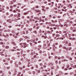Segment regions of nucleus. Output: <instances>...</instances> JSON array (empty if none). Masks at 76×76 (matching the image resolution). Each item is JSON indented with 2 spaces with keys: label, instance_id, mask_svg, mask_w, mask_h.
<instances>
[{
  "label": "nucleus",
  "instance_id": "nucleus-56",
  "mask_svg": "<svg viewBox=\"0 0 76 76\" xmlns=\"http://www.w3.org/2000/svg\"><path fill=\"white\" fill-rule=\"evenodd\" d=\"M52 35H53V36L54 37V36H55V35H56V34H53Z\"/></svg>",
  "mask_w": 76,
  "mask_h": 76
},
{
  "label": "nucleus",
  "instance_id": "nucleus-18",
  "mask_svg": "<svg viewBox=\"0 0 76 76\" xmlns=\"http://www.w3.org/2000/svg\"><path fill=\"white\" fill-rule=\"evenodd\" d=\"M28 12H25L24 13V15H28Z\"/></svg>",
  "mask_w": 76,
  "mask_h": 76
},
{
  "label": "nucleus",
  "instance_id": "nucleus-30",
  "mask_svg": "<svg viewBox=\"0 0 76 76\" xmlns=\"http://www.w3.org/2000/svg\"><path fill=\"white\" fill-rule=\"evenodd\" d=\"M50 32L49 31H47V33L48 34H50Z\"/></svg>",
  "mask_w": 76,
  "mask_h": 76
},
{
  "label": "nucleus",
  "instance_id": "nucleus-46",
  "mask_svg": "<svg viewBox=\"0 0 76 76\" xmlns=\"http://www.w3.org/2000/svg\"><path fill=\"white\" fill-rule=\"evenodd\" d=\"M38 47L39 48H41V45H39L38 46Z\"/></svg>",
  "mask_w": 76,
  "mask_h": 76
},
{
  "label": "nucleus",
  "instance_id": "nucleus-62",
  "mask_svg": "<svg viewBox=\"0 0 76 76\" xmlns=\"http://www.w3.org/2000/svg\"><path fill=\"white\" fill-rule=\"evenodd\" d=\"M61 61H59V64H61Z\"/></svg>",
  "mask_w": 76,
  "mask_h": 76
},
{
  "label": "nucleus",
  "instance_id": "nucleus-54",
  "mask_svg": "<svg viewBox=\"0 0 76 76\" xmlns=\"http://www.w3.org/2000/svg\"><path fill=\"white\" fill-rule=\"evenodd\" d=\"M0 44H2V45L3 44V42H0Z\"/></svg>",
  "mask_w": 76,
  "mask_h": 76
},
{
  "label": "nucleus",
  "instance_id": "nucleus-10",
  "mask_svg": "<svg viewBox=\"0 0 76 76\" xmlns=\"http://www.w3.org/2000/svg\"><path fill=\"white\" fill-rule=\"evenodd\" d=\"M13 1H10V4H11V5H12V4H13Z\"/></svg>",
  "mask_w": 76,
  "mask_h": 76
},
{
  "label": "nucleus",
  "instance_id": "nucleus-9",
  "mask_svg": "<svg viewBox=\"0 0 76 76\" xmlns=\"http://www.w3.org/2000/svg\"><path fill=\"white\" fill-rule=\"evenodd\" d=\"M33 33L35 34H37V31H36V30H35L33 31Z\"/></svg>",
  "mask_w": 76,
  "mask_h": 76
},
{
  "label": "nucleus",
  "instance_id": "nucleus-6",
  "mask_svg": "<svg viewBox=\"0 0 76 76\" xmlns=\"http://www.w3.org/2000/svg\"><path fill=\"white\" fill-rule=\"evenodd\" d=\"M34 19H36V20H39V18H37V17H34Z\"/></svg>",
  "mask_w": 76,
  "mask_h": 76
},
{
  "label": "nucleus",
  "instance_id": "nucleus-21",
  "mask_svg": "<svg viewBox=\"0 0 76 76\" xmlns=\"http://www.w3.org/2000/svg\"><path fill=\"white\" fill-rule=\"evenodd\" d=\"M47 45H48V47H50V43H48L47 44Z\"/></svg>",
  "mask_w": 76,
  "mask_h": 76
},
{
  "label": "nucleus",
  "instance_id": "nucleus-64",
  "mask_svg": "<svg viewBox=\"0 0 76 76\" xmlns=\"http://www.w3.org/2000/svg\"><path fill=\"white\" fill-rule=\"evenodd\" d=\"M76 29H75L73 30V32H76Z\"/></svg>",
  "mask_w": 76,
  "mask_h": 76
},
{
  "label": "nucleus",
  "instance_id": "nucleus-32",
  "mask_svg": "<svg viewBox=\"0 0 76 76\" xmlns=\"http://www.w3.org/2000/svg\"><path fill=\"white\" fill-rule=\"evenodd\" d=\"M62 48L63 49H66V47H63Z\"/></svg>",
  "mask_w": 76,
  "mask_h": 76
},
{
  "label": "nucleus",
  "instance_id": "nucleus-19",
  "mask_svg": "<svg viewBox=\"0 0 76 76\" xmlns=\"http://www.w3.org/2000/svg\"><path fill=\"white\" fill-rule=\"evenodd\" d=\"M55 25H56V24H52L51 25V26H55Z\"/></svg>",
  "mask_w": 76,
  "mask_h": 76
},
{
  "label": "nucleus",
  "instance_id": "nucleus-35",
  "mask_svg": "<svg viewBox=\"0 0 76 76\" xmlns=\"http://www.w3.org/2000/svg\"><path fill=\"white\" fill-rule=\"evenodd\" d=\"M72 37H75V34H72Z\"/></svg>",
  "mask_w": 76,
  "mask_h": 76
},
{
  "label": "nucleus",
  "instance_id": "nucleus-53",
  "mask_svg": "<svg viewBox=\"0 0 76 76\" xmlns=\"http://www.w3.org/2000/svg\"><path fill=\"white\" fill-rule=\"evenodd\" d=\"M16 5H13V7H16Z\"/></svg>",
  "mask_w": 76,
  "mask_h": 76
},
{
  "label": "nucleus",
  "instance_id": "nucleus-50",
  "mask_svg": "<svg viewBox=\"0 0 76 76\" xmlns=\"http://www.w3.org/2000/svg\"><path fill=\"white\" fill-rule=\"evenodd\" d=\"M59 34H61L62 32L61 31H60L59 32Z\"/></svg>",
  "mask_w": 76,
  "mask_h": 76
},
{
  "label": "nucleus",
  "instance_id": "nucleus-14",
  "mask_svg": "<svg viewBox=\"0 0 76 76\" xmlns=\"http://www.w3.org/2000/svg\"><path fill=\"white\" fill-rule=\"evenodd\" d=\"M12 12H14V13H17V11L15 10H14L12 11Z\"/></svg>",
  "mask_w": 76,
  "mask_h": 76
},
{
  "label": "nucleus",
  "instance_id": "nucleus-60",
  "mask_svg": "<svg viewBox=\"0 0 76 76\" xmlns=\"http://www.w3.org/2000/svg\"><path fill=\"white\" fill-rule=\"evenodd\" d=\"M28 73H29V74H30V75H31V72H28Z\"/></svg>",
  "mask_w": 76,
  "mask_h": 76
},
{
  "label": "nucleus",
  "instance_id": "nucleus-5",
  "mask_svg": "<svg viewBox=\"0 0 76 76\" xmlns=\"http://www.w3.org/2000/svg\"><path fill=\"white\" fill-rule=\"evenodd\" d=\"M64 38H65V36L64 35H62V37L60 38V39L62 40L64 39Z\"/></svg>",
  "mask_w": 76,
  "mask_h": 76
},
{
  "label": "nucleus",
  "instance_id": "nucleus-12",
  "mask_svg": "<svg viewBox=\"0 0 76 76\" xmlns=\"http://www.w3.org/2000/svg\"><path fill=\"white\" fill-rule=\"evenodd\" d=\"M22 44H23L22 43H21L20 44V45H21L20 46V47H21V48H22V47H23V45H22Z\"/></svg>",
  "mask_w": 76,
  "mask_h": 76
},
{
  "label": "nucleus",
  "instance_id": "nucleus-52",
  "mask_svg": "<svg viewBox=\"0 0 76 76\" xmlns=\"http://www.w3.org/2000/svg\"><path fill=\"white\" fill-rule=\"evenodd\" d=\"M33 17H34V16H33V15L31 16V19H33Z\"/></svg>",
  "mask_w": 76,
  "mask_h": 76
},
{
  "label": "nucleus",
  "instance_id": "nucleus-37",
  "mask_svg": "<svg viewBox=\"0 0 76 76\" xmlns=\"http://www.w3.org/2000/svg\"><path fill=\"white\" fill-rule=\"evenodd\" d=\"M68 46H70L71 45V43H69L68 44Z\"/></svg>",
  "mask_w": 76,
  "mask_h": 76
},
{
  "label": "nucleus",
  "instance_id": "nucleus-16",
  "mask_svg": "<svg viewBox=\"0 0 76 76\" xmlns=\"http://www.w3.org/2000/svg\"><path fill=\"white\" fill-rule=\"evenodd\" d=\"M65 66H66V65H65V64L62 67V69H64V67H65Z\"/></svg>",
  "mask_w": 76,
  "mask_h": 76
},
{
  "label": "nucleus",
  "instance_id": "nucleus-41",
  "mask_svg": "<svg viewBox=\"0 0 76 76\" xmlns=\"http://www.w3.org/2000/svg\"><path fill=\"white\" fill-rule=\"evenodd\" d=\"M64 61H68V60H67L66 59H64Z\"/></svg>",
  "mask_w": 76,
  "mask_h": 76
},
{
  "label": "nucleus",
  "instance_id": "nucleus-2",
  "mask_svg": "<svg viewBox=\"0 0 76 76\" xmlns=\"http://www.w3.org/2000/svg\"><path fill=\"white\" fill-rule=\"evenodd\" d=\"M34 12H36L37 13H39L41 12V10H37L36 9H35L34 10Z\"/></svg>",
  "mask_w": 76,
  "mask_h": 76
},
{
  "label": "nucleus",
  "instance_id": "nucleus-8",
  "mask_svg": "<svg viewBox=\"0 0 76 76\" xmlns=\"http://www.w3.org/2000/svg\"><path fill=\"white\" fill-rule=\"evenodd\" d=\"M18 18H20V14L19 13H18Z\"/></svg>",
  "mask_w": 76,
  "mask_h": 76
},
{
  "label": "nucleus",
  "instance_id": "nucleus-57",
  "mask_svg": "<svg viewBox=\"0 0 76 76\" xmlns=\"http://www.w3.org/2000/svg\"><path fill=\"white\" fill-rule=\"evenodd\" d=\"M61 47H62V45H60L59 48H61Z\"/></svg>",
  "mask_w": 76,
  "mask_h": 76
},
{
  "label": "nucleus",
  "instance_id": "nucleus-24",
  "mask_svg": "<svg viewBox=\"0 0 76 76\" xmlns=\"http://www.w3.org/2000/svg\"><path fill=\"white\" fill-rule=\"evenodd\" d=\"M75 39H76V38L75 37H73L72 38V40H73V41L75 40Z\"/></svg>",
  "mask_w": 76,
  "mask_h": 76
},
{
  "label": "nucleus",
  "instance_id": "nucleus-58",
  "mask_svg": "<svg viewBox=\"0 0 76 76\" xmlns=\"http://www.w3.org/2000/svg\"><path fill=\"white\" fill-rule=\"evenodd\" d=\"M4 32H7V30H4Z\"/></svg>",
  "mask_w": 76,
  "mask_h": 76
},
{
  "label": "nucleus",
  "instance_id": "nucleus-44",
  "mask_svg": "<svg viewBox=\"0 0 76 76\" xmlns=\"http://www.w3.org/2000/svg\"><path fill=\"white\" fill-rule=\"evenodd\" d=\"M36 68H38V65H36Z\"/></svg>",
  "mask_w": 76,
  "mask_h": 76
},
{
  "label": "nucleus",
  "instance_id": "nucleus-38",
  "mask_svg": "<svg viewBox=\"0 0 76 76\" xmlns=\"http://www.w3.org/2000/svg\"><path fill=\"white\" fill-rule=\"evenodd\" d=\"M66 68H67L68 69V68H69V65H67V66H66Z\"/></svg>",
  "mask_w": 76,
  "mask_h": 76
},
{
  "label": "nucleus",
  "instance_id": "nucleus-29",
  "mask_svg": "<svg viewBox=\"0 0 76 76\" xmlns=\"http://www.w3.org/2000/svg\"><path fill=\"white\" fill-rule=\"evenodd\" d=\"M65 26H66V27H68L69 26V25L68 24H65V25H64Z\"/></svg>",
  "mask_w": 76,
  "mask_h": 76
},
{
  "label": "nucleus",
  "instance_id": "nucleus-33",
  "mask_svg": "<svg viewBox=\"0 0 76 76\" xmlns=\"http://www.w3.org/2000/svg\"><path fill=\"white\" fill-rule=\"evenodd\" d=\"M45 33L44 34V35H47V31H45Z\"/></svg>",
  "mask_w": 76,
  "mask_h": 76
},
{
  "label": "nucleus",
  "instance_id": "nucleus-45",
  "mask_svg": "<svg viewBox=\"0 0 76 76\" xmlns=\"http://www.w3.org/2000/svg\"><path fill=\"white\" fill-rule=\"evenodd\" d=\"M44 38H45V39H46V38H47V36H45Z\"/></svg>",
  "mask_w": 76,
  "mask_h": 76
},
{
  "label": "nucleus",
  "instance_id": "nucleus-26",
  "mask_svg": "<svg viewBox=\"0 0 76 76\" xmlns=\"http://www.w3.org/2000/svg\"><path fill=\"white\" fill-rule=\"evenodd\" d=\"M46 42H47V44H49L50 43H49V41L48 40H47L46 41Z\"/></svg>",
  "mask_w": 76,
  "mask_h": 76
},
{
  "label": "nucleus",
  "instance_id": "nucleus-27",
  "mask_svg": "<svg viewBox=\"0 0 76 76\" xmlns=\"http://www.w3.org/2000/svg\"><path fill=\"white\" fill-rule=\"evenodd\" d=\"M69 9H71V8H72V6H71V4H69Z\"/></svg>",
  "mask_w": 76,
  "mask_h": 76
},
{
  "label": "nucleus",
  "instance_id": "nucleus-43",
  "mask_svg": "<svg viewBox=\"0 0 76 76\" xmlns=\"http://www.w3.org/2000/svg\"><path fill=\"white\" fill-rule=\"evenodd\" d=\"M69 51H70V50H72V47H70L69 48Z\"/></svg>",
  "mask_w": 76,
  "mask_h": 76
},
{
  "label": "nucleus",
  "instance_id": "nucleus-15",
  "mask_svg": "<svg viewBox=\"0 0 76 76\" xmlns=\"http://www.w3.org/2000/svg\"><path fill=\"white\" fill-rule=\"evenodd\" d=\"M56 36L57 37H60V34H58L56 35Z\"/></svg>",
  "mask_w": 76,
  "mask_h": 76
},
{
  "label": "nucleus",
  "instance_id": "nucleus-4",
  "mask_svg": "<svg viewBox=\"0 0 76 76\" xmlns=\"http://www.w3.org/2000/svg\"><path fill=\"white\" fill-rule=\"evenodd\" d=\"M35 54V51H33V52L31 51V56H33V55H34V54Z\"/></svg>",
  "mask_w": 76,
  "mask_h": 76
},
{
  "label": "nucleus",
  "instance_id": "nucleus-23",
  "mask_svg": "<svg viewBox=\"0 0 76 76\" xmlns=\"http://www.w3.org/2000/svg\"><path fill=\"white\" fill-rule=\"evenodd\" d=\"M72 67L74 69H75V68H76V65H75L74 66H73Z\"/></svg>",
  "mask_w": 76,
  "mask_h": 76
},
{
  "label": "nucleus",
  "instance_id": "nucleus-17",
  "mask_svg": "<svg viewBox=\"0 0 76 76\" xmlns=\"http://www.w3.org/2000/svg\"><path fill=\"white\" fill-rule=\"evenodd\" d=\"M42 9H45V7H44V6H42Z\"/></svg>",
  "mask_w": 76,
  "mask_h": 76
},
{
  "label": "nucleus",
  "instance_id": "nucleus-3",
  "mask_svg": "<svg viewBox=\"0 0 76 76\" xmlns=\"http://www.w3.org/2000/svg\"><path fill=\"white\" fill-rule=\"evenodd\" d=\"M51 22H52V23H56V22H57V20H52Z\"/></svg>",
  "mask_w": 76,
  "mask_h": 76
},
{
  "label": "nucleus",
  "instance_id": "nucleus-55",
  "mask_svg": "<svg viewBox=\"0 0 76 76\" xmlns=\"http://www.w3.org/2000/svg\"><path fill=\"white\" fill-rule=\"evenodd\" d=\"M23 73H24L25 72V70H23L22 72Z\"/></svg>",
  "mask_w": 76,
  "mask_h": 76
},
{
  "label": "nucleus",
  "instance_id": "nucleus-42",
  "mask_svg": "<svg viewBox=\"0 0 76 76\" xmlns=\"http://www.w3.org/2000/svg\"><path fill=\"white\" fill-rule=\"evenodd\" d=\"M66 51H69V48H66Z\"/></svg>",
  "mask_w": 76,
  "mask_h": 76
},
{
  "label": "nucleus",
  "instance_id": "nucleus-47",
  "mask_svg": "<svg viewBox=\"0 0 76 76\" xmlns=\"http://www.w3.org/2000/svg\"><path fill=\"white\" fill-rule=\"evenodd\" d=\"M43 56H47V54H45V53L44 54H43Z\"/></svg>",
  "mask_w": 76,
  "mask_h": 76
},
{
  "label": "nucleus",
  "instance_id": "nucleus-7",
  "mask_svg": "<svg viewBox=\"0 0 76 76\" xmlns=\"http://www.w3.org/2000/svg\"><path fill=\"white\" fill-rule=\"evenodd\" d=\"M12 44L14 45H16V43L15 42H12Z\"/></svg>",
  "mask_w": 76,
  "mask_h": 76
},
{
  "label": "nucleus",
  "instance_id": "nucleus-49",
  "mask_svg": "<svg viewBox=\"0 0 76 76\" xmlns=\"http://www.w3.org/2000/svg\"><path fill=\"white\" fill-rule=\"evenodd\" d=\"M23 39L21 38L19 40H20V41H22V40Z\"/></svg>",
  "mask_w": 76,
  "mask_h": 76
},
{
  "label": "nucleus",
  "instance_id": "nucleus-59",
  "mask_svg": "<svg viewBox=\"0 0 76 76\" xmlns=\"http://www.w3.org/2000/svg\"><path fill=\"white\" fill-rule=\"evenodd\" d=\"M12 33H15V31L12 30Z\"/></svg>",
  "mask_w": 76,
  "mask_h": 76
},
{
  "label": "nucleus",
  "instance_id": "nucleus-1",
  "mask_svg": "<svg viewBox=\"0 0 76 76\" xmlns=\"http://www.w3.org/2000/svg\"><path fill=\"white\" fill-rule=\"evenodd\" d=\"M48 65H50V67L52 68V69H53L54 68V66H53V63H51L50 64H49Z\"/></svg>",
  "mask_w": 76,
  "mask_h": 76
},
{
  "label": "nucleus",
  "instance_id": "nucleus-13",
  "mask_svg": "<svg viewBox=\"0 0 76 76\" xmlns=\"http://www.w3.org/2000/svg\"><path fill=\"white\" fill-rule=\"evenodd\" d=\"M9 48V46L7 45L5 47L6 49H7Z\"/></svg>",
  "mask_w": 76,
  "mask_h": 76
},
{
  "label": "nucleus",
  "instance_id": "nucleus-34",
  "mask_svg": "<svg viewBox=\"0 0 76 76\" xmlns=\"http://www.w3.org/2000/svg\"><path fill=\"white\" fill-rule=\"evenodd\" d=\"M31 10H35V8L33 7L32 8Z\"/></svg>",
  "mask_w": 76,
  "mask_h": 76
},
{
  "label": "nucleus",
  "instance_id": "nucleus-20",
  "mask_svg": "<svg viewBox=\"0 0 76 76\" xmlns=\"http://www.w3.org/2000/svg\"><path fill=\"white\" fill-rule=\"evenodd\" d=\"M69 23H71V24H72V23H73V21H70L69 20Z\"/></svg>",
  "mask_w": 76,
  "mask_h": 76
},
{
  "label": "nucleus",
  "instance_id": "nucleus-63",
  "mask_svg": "<svg viewBox=\"0 0 76 76\" xmlns=\"http://www.w3.org/2000/svg\"><path fill=\"white\" fill-rule=\"evenodd\" d=\"M59 22H62V21H63V20L61 19H60L59 20Z\"/></svg>",
  "mask_w": 76,
  "mask_h": 76
},
{
  "label": "nucleus",
  "instance_id": "nucleus-11",
  "mask_svg": "<svg viewBox=\"0 0 76 76\" xmlns=\"http://www.w3.org/2000/svg\"><path fill=\"white\" fill-rule=\"evenodd\" d=\"M42 11H43V12H46V9L45 8H44V9H42Z\"/></svg>",
  "mask_w": 76,
  "mask_h": 76
},
{
  "label": "nucleus",
  "instance_id": "nucleus-48",
  "mask_svg": "<svg viewBox=\"0 0 76 76\" xmlns=\"http://www.w3.org/2000/svg\"><path fill=\"white\" fill-rule=\"evenodd\" d=\"M36 8H39V6L37 5L36 7Z\"/></svg>",
  "mask_w": 76,
  "mask_h": 76
},
{
  "label": "nucleus",
  "instance_id": "nucleus-51",
  "mask_svg": "<svg viewBox=\"0 0 76 76\" xmlns=\"http://www.w3.org/2000/svg\"><path fill=\"white\" fill-rule=\"evenodd\" d=\"M43 67L44 68H45V67H46V66L45 65H44L43 66Z\"/></svg>",
  "mask_w": 76,
  "mask_h": 76
},
{
  "label": "nucleus",
  "instance_id": "nucleus-40",
  "mask_svg": "<svg viewBox=\"0 0 76 76\" xmlns=\"http://www.w3.org/2000/svg\"><path fill=\"white\" fill-rule=\"evenodd\" d=\"M58 58L60 60V59H61V57H58Z\"/></svg>",
  "mask_w": 76,
  "mask_h": 76
},
{
  "label": "nucleus",
  "instance_id": "nucleus-36",
  "mask_svg": "<svg viewBox=\"0 0 76 76\" xmlns=\"http://www.w3.org/2000/svg\"><path fill=\"white\" fill-rule=\"evenodd\" d=\"M55 63L56 64H58V61H55Z\"/></svg>",
  "mask_w": 76,
  "mask_h": 76
},
{
  "label": "nucleus",
  "instance_id": "nucleus-39",
  "mask_svg": "<svg viewBox=\"0 0 76 76\" xmlns=\"http://www.w3.org/2000/svg\"><path fill=\"white\" fill-rule=\"evenodd\" d=\"M16 54L17 55H19V54H20V53L19 52H17Z\"/></svg>",
  "mask_w": 76,
  "mask_h": 76
},
{
  "label": "nucleus",
  "instance_id": "nucleus-25",
  "mask_svg": "<svg viewBox=\"0 0 76 76\" xmlns=\"http://www.w3.org/2000/svg\"><path fill=\"white\" fill-rule=\"evenodd\" d=\"M23 50H22L21 51L20 53L21 54H23Z\"/></svg>",
  "mask_w": 76,
  "mask_h": 76
},
{
  "label": "nucleus",
  "instance_id": "nucleus-28",
  "mask_svg": "<svg viewBox=\"0 0 76 76\" xmlns=\"http://www.w3.org/2000/svg\"><path fill=\"white\" fill-rule=\"evenodd\" d=\"M70 29L71 30H73V27H71L70 28Z\"/></svg>",
  "mask_w": 76,
  "mask_h": 76
},
{
  "label": "nucleus",
  "instance_id": "nucleus-61",
  "mask_svg": "<svg viewBox=\"0 0 76 76\" xmlns=\"http://www.w3.org/2000/svg\"><path fill=\"white\" fill-rule=\"evenodd\" d=\"M53 30H51V31H50V32H53Z\"/></svg>",
  "mask_w": 76,
  "mask_h": 76
},
{
  "label": "nucleus",
  "instance_id": "nucleus-22",
  "mask_svg": "<svg viewBox=\"0 0 76 76\" xmlns=\"http://www.w3.org/2000/svg\"><path fill=\"white\" fill-rule=\"evenodd\" d=\"M39 65H40V66H42L43 64H42V63H40L39 64Z\"/></svg>",
  "mask_w": 76,
  "mask_h": 76
},
{
  "label": "nucleus",
  "instance_id": "nucleus-31",
  "mask_svg": "<svg viewBox=\"0 0 76 76\" xmlns=\"http://www.w3.org/2000/svg\"><path fill=\"white\" fill-rule=\"evenodd\" d=\"M30 70L29 68H26V70Z\"/></svg>",
  "mask_w": 76,
  "mask_h": 76
}]
</instances>
